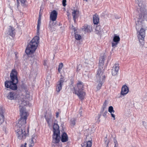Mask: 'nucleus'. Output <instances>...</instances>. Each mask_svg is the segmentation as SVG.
<instances>
[{
  "mask_svg": "<svg viewBox=\"0 0 147 147\" xmlns=\"http://www.w3.org/2000/svg\"><path fill=\"white\" fill-rule=\"evenodd\" d=\"M4 111L2 108H0V125L3 123L4 120Z\"/></svg>",
  "mask_w": 147,
  "mask_h": 147,
  "instance_id": "14",
  "label": "nucleus"
},
{
  "mask_svg": "<svg viewBox=\"0 0 147 147\" xmlns=\"http://www.w3.org/2000/svg\"><path fill=\"white\" fill-rule=\"evenodd\" d=\"M114 143L115 144L114 147H117L118 146V144L117 141L115 139L114 140Z\"/></svg>",
  "mask_w": 147,
  "mask_h": 147,
  "instance_id": "37",
  "label": "nucleus"
},
{
  "mask_svg": "<svg viewBox=\"0 0 147 147\" xmlns=\"http://www.w3.org/2000/svg\"><path fill=\"white\" fill-rule=\"evenodd\" d=\"M20 118L18 123L15 127V132L18 138L20 139L25 138L27 134L25 131V125L26 120L29 115L28 112L24 108L22 109L23 106L30 105L28 103L24 101L19 102Z\"/></svg>",
  "mask_w": 147,
  "mask_h": 147,
  "instance_id": "1",
  "label": "nucleus"
},
{
  "mask_svg": "<svg viewBox=\"0 0 147 147\" xmlns=\"http://www.w3.org/2000/svg\"><path fill=\"white\" fill-rule=\"evenodd\" d=\"M120 18V17H118V18H117V19H119Z\"/></svg>",
  "mask_w": 147,
  "mask_h": 147,
  "instance_id": "47",
  "label": "nucleus"
},
{
  "mask_svg": "<svg viewBox=\"0 0 147 147\" xmlns=\"http://www.w3.org/2000/svg\"><path fill=\"white\" fill-rule=\"evenodd\" d=\"M107 100H105L103 103V106L102 107L101 111H100V113H101L104 111L105 109L106 108L107 106Z\"/></svg>",
  "mask_w": 147,
  "mask_h": 147,
  "instance_id": "28",
  "label": "nucleus"
},
{
  "mask_svg": "<svg viewBox=\"0 0 147 147\" xmlns=\"http://www.w3.org/2000/svg\"><path fill=\"white\" fill-rule=\"evenodd\" d=\"M52 30H53V31H55V29L53 27H52Z\"/></svg>",
  "mask_w": 147,
  "mask_h": 147,
  "instance_id": "45",
  "label": "nucleus"
},
{
  "mask_svg": "<svg viewBox=\"0 0 147 147\" xmlns=\"http://www.w3.org/2000/svg\"><path fill=\"white\" fill-rule=\"evenodd\" d=\"M75 39L77 40H80L81 38L82 37L81 36L78 34H76L75 35Z\"/></svg>",
  "mask_w": 147,
  "mask_h": 147,
  "instance_id": "33",
  "label": "nucleus"
},
{
  "mask_svg": "<svg viewBox=\"0 0 147 147\" xmlns=\"http://www.w3.org/2000/svg\"><path fill=\"white\" fill-rule=\"evenodd\" d=\"M82 30L84 31L87 32H90L92 30V27L90 25H85L83 26V28L82 29Z\"/></svg>",
  "mask_w": 147,
  "mask_h": 147,
  "instance_id": "20",
  "label": "nucleus"
},
{
  "mask_svg": "<svg viewBox=\"0 0 147 147\" xmlns=\"http://www.w3.org/2000/svg\"><path fill=\"white\" fill-rule=\"evenodd\" d=\"M66 0H63L62 4H63V6L65 7L66 5Z\"/></svg>",
  "mask_w": 147,
  "mask_h": 147,
  "instance_id": "39",
  "label": "nucleus"
},
{
  "mask_svg": "<svg viewBox=\"0 0 147 147\" xmlns=\"http://www.w3.org/2000/svg\"><path fill=\"white\" fill-rule=\"evenodd\" d=\"M105 60V57L103 56L100 57L99 60V63L100 65H103Z\"/></svg>",
  "mask_w": 147,
  "mask_h": 147,
  "instance_id": "30",
  "label": "nucleus"
},
{
  "mask_svg": "<svg viewBox=\"0 0 147 147\" xmlns=\"http://www.w3.org/2000/svg\"><path fill=\"white\" fill-rule=\"evenodd\" d=\"M92 142L91 141L89 140L87 141L86 145V147H91L92 146Z\"/></svg>",
  "mask_w": 147,
  "mask_h": 147,
  "instance_id": "35",
  "label": "nucleus"
},
{
  "mask_svg": "<svg viewBox=\"0 0 147 147\" xmlns=\"http://www.w3.org/2000/svg\"><path fill=\"white\" fill-rule=\"evenodd\" d=\"M142 20L140 19L136 22V29L138 33V37L140 44L143 45L144 44V40L145 36V30L142 28Z\"/></svg>",
  "mask_w": 147,
  "mask_h": 147,
  "instance_id": "5",
  "label": "nucleus"
},
{
  "mask_svg": "<svg viewBox=\"0 0 147 147\" xmlns=\"http://www.w3.org/2000/svg\"><path fill=\"white\" fill-rule=\"evenodd\" d=\"M107 111L106 110L103 113L102 115L105 117H106Z\"/></svg>",
  "mask_w": 147,
  "mask_h": 147,
  "instance_id": "40",
  "label": "nucleus"
},
{
  "mask_svg": "<svg viewBox=\"0 0 147 147\" xmlns=\"http://www.w3.org/2000/svg\"><path fill=\"white\" fill-rule=\"evenodd\" d=\"M119 68V64H115L113 66L112 69V74L113 76L117 75Z\"/></svg>",
  "mask_w": 147,
  "mask_h": 147,
  "instance_id": "12",
  "label": "nucleus"
},
{
  "mask_svg": "<svg viewBox=\"0 0 147 147\" xmlns=\"http://www.w3.org/2000/svg\"><path fill=\"white\" fill-rule=\"evenodd\" d=\"M56 24V22L55 21L51 20L50 22L49 26L50 27L51 30L53 32V30H52V27L55 26Z\"/></svg>",
  "mask_w": 147,
  "mask_h": 147,
  "instance_id": "27",
  "label": "nucleus"
},
{
  "mask_svg": "<svg viewBox=\"0 0 147 147\" xmlns=\"http://www.w3.org/2000/svg\"><path fill=\"white\" fill-rule=\"evenodd\" d=\"M102 69V67H100L98 69L96 75V80H104L105 79V78Z\"/></svg>",
  "mask_w": 147,
  "mask_h": 147,
  "instance_id": "6",
  "label": "nucleus"
},
{
  "mask_svg": "<svg viewBox=\"0 0 147 147\" xmlns=\"http://www.w3.org/2000/svg\"><path fill=\"white\" fill-rule=\"evenodd\" d=\"M53 134H60L59 126L57 123H54L53 125Z\"/></svg>",
  "mask_w": 147,
  "mask_h": 147,
  "instance_id": "16",
  "label": "nucleus"
},
{
  "mask_svg": "<svg viewBox=\"0 0 147 147\" xmlns=\"http://www.w3.org/2000/svg\"><path fill=\"white\" fill-rule=\"evenodd\" d=\"M95 32L96 34L100 35L102 32L101 27L100 26H97L95 28Z\"/></svg>",
  "mask_w": 147,
  "mask_h": 147,
  "instance_id": "25",
  "label": "nucleus"
},
{
  "mask_svg": "<svg viewBox=\"0 0 147 147\" xmlns=\"http://www.w3.org/2000/svg\"><path fill=\"white\" fill-rule=\"evenodd\" d=\"M34 145V144L33 143V145H32V143H30L29 144V147H32Z\"/></svg>",
  "mask_w": 147,
  "mask_h": 147,
  "instance_id": "42",
  "label": "nucleus"
},
{
  "mask_svg": "<svg viewBox=\"0 0 147 147\" xmlns=\"http://www.w3.org/2000/svg\"><path fill=\"white\" fill-rule=\"evenodd\" d=\"M108 111L111 114V115L112 117L114 118V119H115V115L113 114V113H114L115 112V111L113 110V107L112 106H109V107Z\"/></svg>",
  "mask_w": 147,
  "mask_h": 147,
  "instance_id": "23",
  "label": "nucleus"
},
{
  "mask_svg": "<svg viewBox=\"0 0 147 147\" xmlns=\"http://www.w3.org/2000/svg\"><path fill=\"white\" fill-rule=\"evenodd\" d=\"M19 1H20L22 4L24 5V4L26 0H19Z\"/></svg>",
  "mask_w": 147,
  "mask_h": 147,
  "instance_id": "41",
  "label": "nucleus"
},
{
  "mask_svg": "<svg viewBox=\"0 0 147 147\" xmlns=\"http://www.w3.org/2000/svg\"><path fill=\"white\" fill-rule=\"evenodd\" d=\"M19 0H16L17 1V3H16V6H17V8L18 9V7L20 5V3L19 2Z\"/></svg>",
  "mask_w": 147,
  "mask_h": 147,
  "instance_id": "38",
  "label": "nucleus"
},
{
  "mask_svg": "<svg viewBox=\"0 0 147 147\" xmlns=\"http://www.w3.org/2000/svg\"><path fill=\"white\" fill-rule=\"evenodd\" d=\"M120 40V38L119 36L115 34L113 39V42H112V47L114 48L115 47L118 43Z\"/></svg>",
  "mask_w": 147,
  "mask_h": 147,
  "instance_id": "11",
  "label": "nucleus"
},
{
  "mask_svg": "<svg viewBox=\"0 0 147 147\" xmlns=\"http://www.w3.org/2000/svg\"><path fill=\"white\" fill-rule=\"evenodd\" d=\"M39 37L38 36H35L28 44L25 52L27 55L33 53L36 49L39 43Z\"/></svg>",
  "mask_w": 147,
  "mask_h": 147,
  "instance_id": "4",
  "label": "nucleus"
},
{
  "mask_svg": "<svg viewBox=\"0 0 147 147\" xmlns=\"http://www.w3.org/2000/svg\"><path fill=\"white\" fill-rule=\"evenodd\" d=\"M99 21L98 16L97 14H96L93 16V23L94 24H97Z\"/></svg>",
  "mask_w": 147,
  "mask_h": 147,
  "instance_id": "22",
  "label": "nucleus"
},
{
  "mask_svg": "<svg viewBox=\"0 0 147 147\" xmlns=\"http://www.w3.org/2000/svg\"><path fill=\"white\" fill-rule=\"evenodd\" d=\"M59 112H57L56 113V118H58V117H59Z\"/></svg>",
  "mask_w": 147,
  "mask_h": 147,
  "instance_id": "44",
  "label": "nucleus"
},
{
  "mask_svg": "<svg viewBox=\"0 0 147 147\" xmlns=\"http://www.w3.org/2000/svg\"><path fill=\"white\" fill-rule=\"evenodd\" d=\"M72 15L73 16V19L75 22L76 19L78 17L79 11L77 10H74L72 12Z\"/></svg>",
  "mask_w": 147,
  "mask_h": 147,
  "instance_id": "18",
  "label": "nucleus"
},
{
  "mask_svg": "<svg viewBox=\"0 0 147 147\" xmlns=\"http://www.w3.org/2000/svg\"><path fill=\"white\" fill-rule=\"evenodd\" d=\"M76 119L75 118H73L71 119L70 124L71 126L73 127L76 124Z\"/></svg>",
  "mask_w": 147,
  "mask_h": 147,
  "instance_id": "31",
  "label": "nucleus"
},
{
  "mask_svg": "<svg viewBox=\"0 0 147 147\" xmlns=\"http://www.w3.org/2000/svg\"><path fill=\"white\" fill-rule=\"evenodd\" d=\"M10 77L11 81H6L5 83V87L12 90H16L17 89L16 84L18 81L17 73L15 69L12 70L10 74Z\"/></svg>",
  "mask_w": 147,
  "mask_h": 147,
  "instance_id": "3",
  "label": "nucleus"
},
{
  "mask_svg": "<svg viewBox=\"0 0 147 147\" xmlns=\"http://www.w3.org/2000/svg\"><path fill=\"white\" fill-rule=\"evenodd\" d=\"M26 143H25L24 145L22 144L21 145L20 147H26Z\"/></svg>",
  "mask_w": 147,
  "mask_h": 147,
  "instance_id": "43",
  "label": "nucleus"
},
{
  "mask_svg": "<svg viewBox=\"0 0 147 147\" xmlns=\"http://www.w3.org/2000/svg\"><path fill=\"white\" fill-rule=\"evenodd\" d=\"M60 134H53L52 137V142L55 144H58L61 139Z\"/></svg>",
  "mask_w": 147,
  "mask_h": 147,
  "instance_id": "8",
  "label": "nucleus"
},
{
  "mask_svg": "<svg viewBox=\"0 0 147 147\" xmlns=\"http://www.w3.org/2000/svg\"><path fill=\"white\" fill-rule=\"evenodd\" d=\"M64 82L63 78H61L57 82L56 86V90L57 92H59L62 89V86Z\"/></svg>",
  "mask_w": 147,
  "mask_h": 147,
  "instance_id": "9",
  "label": "nucleus"
},
{
  "mask_svg": "<svg viewBox=\"0 0 147 147\" xmlns=\"http://www.w3.org/2000/svg\"><path fill=\"white\" fill-rule=\"evenodd\" d=\"M27 130H28V129H27Z\"/></svg>",
  "mask_w": 147,
  "mask_h": 147,
  "instance_id": "50",
  "label": "nucleus"
},
{
  "mask_svg": "<svg viewBox=\"0 0 147 147\" xmlns=\"http://www.w3.org/2000/svg\"><path fill=\"white\" fill-rule=\"evenodd\" d=\"M68 139V137L67 134L65 132H63L61 135V140L63 142H66Z\"/></svg>",
  "mask_w": 147,
  "mask_h": 147,
  "instance_id": "17",
  "label": "nucleus"
},
{
  "mask_svg": "<svg viewBox=\"0 0 147 147\" xmlns=\"http://www.w3.org/2000/svg\"><path fill=\"white\" fill-rule=\"evenodd\" d=\"M44 65L45 66V65H46V63H45V62L44 63Z\"/></svg>",
  "mask_w": 147,
  "mask_h": 147,
  "instance_id": "48",
  "label": "nucleus"
},
{
  "mask_svg": "<svg viewBox=\"0 0 147 147\" xmlns=\"http://www.w3.org/2000/svg\"><path fill=\"white\" fill-rule=\"evenodd\" d=\"M103 80H96V82H97L98 83L97 86L96 87V88L98 90L100 89L101 88L102 84L103 83Z\"/></svg>",
  "mask_w": 147,
  "mask_h": 147,
  "instance_id": "26",
  "label": "nucleus"
},
{
  "mask_svg": "<svg viewBox=\"0 0 147 147\" xmlns=\"http://www.w3.org/2000/svg\"><path fill=\"white\" fill-rule=\"evenodd\" d=\"M37 137V136L35 134H33L32 136L30 143H32V145H33V143L34 144V143L36 142Z\"/></svg>",
  "mask_w": 147,
  "mask_h": 147,
  "instance_id": "24",
  "label": "nucleus"
},
{
  "mask_svg": "<svg viewBox=\"0 0 147 147\" xmlns=\"http://www.w3.org/2000/svg\"><path fill=\"white\" fill-rule=\"evenodd\" d=\"M75 94L77 95L80 99L83 100L84 98L86 95L85 92H74Z\"/></svg>",
  "mask_w": 147,
  "mask_h": 147,
  "instance_id": "19",
  "label": "nucleus"
},
{
  "mask_svg": "<svg viewBox=\"0 0 147 147\" xmlns=\"http://www.w3.org/2000/svg\"><path fill=\"white\" fill-rule=\"evenodd\" d=\"M47 123L48 124V125L49 126H51V124L52 122H51L49 119H48L47 118Z\"/></svg>",
  "mask_w": 147,
  "mask_h": 147,
  "instance_id": "36",
  "label": "nucleus"
},
{
  "mask_svg": "<svg viewBox=\"0 0 147 147\" xmlns=\"http://www.w3.org/2000/svg\"><path fill=\"white\" fill-rule=\"evenodd\" d=\"M57 13L56 10H53L52 11L50 15V20L56 21L57 17Z\"/></svg>",
  "mask_w": 147,
  "mask_h": 147,
  "instance_id": "13",
  "label": "nucleus"
},
{
  "mask_svg": "<svg viewBox=\"0 0 147 147\" xmlns=\"http://www.w3.org/2000/svg\"><path fill=\"white\" fill-rule=\"evenodd\" d=\"M41 15L40 14V13L38 19L37 25V35L38 36L39 34V29L41 24Z\"/></svg>",
  "mask_w": 147,
  "mask_h": 147,
  "instance_id": "15",
  "label": "nucleus"
},
{
  "mask_svg": "<svg viewBox=\"0 0 147 147\" xmlns=\"http://www.w3.org/2000/svg\"><path fill=\"white\" fill-rule=\"evenodd\" d=\"M6 32L8 35L12 37H14L15 34V29L10 26H9Z\"/></svg>",
  "mask_w": 147,
  "mask_h": 147,
  "instance_id": "10",
  "label": "nucleus"
},
{
  "mask_svg": "<svg viewBox=\"0 0 147 147\" xmlns=\"http://www.w3.org/2000/svg\"><path fill=\"white\" fill-rule=\"evenodd\" d=\"M138 5L139 6H140V7L142 6V5H141L140 4V3H138Z\"/></svg>",
  "mask_w": 147,
  "mask_h": 147,
  "instance_id": "46",
  "label": "nucleus"
},
{
  "mask_svg": "<svg viewBox=\"0 0 147 147\" xmlns=\"http://www.w3.org/2000/svg\"><path fill=\"white\" fill-rule=\"evenodd\" d=\"M77 87L78 90V92H82L84 88L82 82H79L78 83Z\"/></svg>",
  "mask_w": 147,
  "mask_h": 147,
  "instance_id": "21",
  "label": "nucleus"
},
{
  "mask_svg": "<svg viewBox=\"0 0 147 147\" xmlns=\"http://www.w3.org/2000/svg\"><path fill=\"white\" fill-rule=\"evenodd\" d=\"M22 92H9L8 95L7 96V98L8 99L11 100H13L16 99V98H18L19 99V109L20 104L19 102L21 101H26L27 103H28L30 104V105H25L23 106L22 109L24 108L26 110L24 107L25 106L30 107L31 106V104L29 102V101L30 99H32V96L30 95V92H23L22 94Z\"/></svg>",
  "mask_w": 147,
  "mask_h": 147,
  "instance_id": "2",
  "label": "nucleus"
},
{
  "mask_svg": "<svg viewBox=\"0 0 147 147\" xmlns=\"http://www.w3.org/2000/svg\"><path fill=\"white\" fill-rule=\"evenodd\" d=\"M128 93V92H120V94L117 95V97L118 98H122L127 94Z\"/></svg>",
  "mask_w": 147,
  "mask_h": 147,
  "instance_id": "32",
  "label": "nucleus"
},
{
  "mask_svg": "<svg viewBox=\"0 0 147 147\" xmlns=\"http://www.w3.org/2000/svg\"><path fill=\"white\" fill-rule=\"evenodd\" d=\"M129 88L127 86L125 85L122 86L121 92H129Z\"/></svg>",
  "mask_w": 147,
  "mask_h": 147,
  "instance_id": "29",
  "label": "nucleus"
},
{
  "mask_svg": "<svg viewBox=\"0 0 147 147\" xmlns=\"http://www.w3.org/2000/svg\"><path fill=\"white\" fill-rule=\"evenodd\" d=\"M63 65L62 63H60L59 65L58 71L59 73H60L63 67Z\"/></svg>",
  "mask_w": 147,
  "mask_h": 147,
  "instance_id": "34",
  "label": "nucleus"
},
{
  "mask_svg": "<svg viewBox=\"0 0 147 147\" xmlns=\"http://www.w3.org/2000/svg\"><path fill=\"white\" fill-rule=\"evenodd\" d=\"M46 116L45 115V117L46 118Z\"/></svg>",
  "mask_w": 147,
  "mask_h": 147,
  "instance_id": "49",
  "label": "nucleus"
},
{
  "mask_svg": "<svg viewBox=\"0 0 147 147\" xmlns=\"http://www.w3.org/2000/svg\"><path fill=\"white\" fill-rule=\"evenodd\" d=\"M140 10L141 12L140 16H141L142 18L143 17L144 19L147 21V10L146 8V7L144 6L140 8Z\"/></svg>",
  "mask_w": 147,
  "mask_h": 147,
  "instance_id": "7",
  "label": "nucleus"
}]
</instances>
